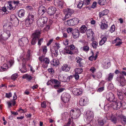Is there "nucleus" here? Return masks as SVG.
I'll list each match as a JSON object with an SVG mask.
<instances>
[{"label":"nucleus","instance_id":"nucleus-1","mask_svg":"<svg viewBox=\"0 0 126 126\" xmlns=\"http://www.w3.org/2000/svg\"><path fill=\"white\" fill-rule=\"evenodd\" d=\"M112 105L111 106L115 110H118L121 107H123L126 104L124 101H119L114 100L113 102Z\"/></svg>","mask_w":126,"mask_h":126},{"label":"nucleus","instance_id":"nucleus-2","mask_svg":"<svg viewBox=\"0 0 126 126\" xmlns=\"http://www.w3.org/2000/svg\"><path fill=\"white\" fill-rule=\"evenodd\" d=\"M41 33L39 30L35 31L32 35V39L31 42L32 45H34L36 43L37 41L40 37V34Z\"/></svg>","mask_w":126,"mask_h":126},{"label":"nucleus","instance_id":"nucleus-3","mask_svg":"<svg viewBox=\"0 0 126 126\" xmlns=\"http://www.w3.org/2000/svg\"><path fill=\"white\" fill-rule=\"evenodd\" d=\"M3 31L2 30H0V40H5L9 37L11 35L10 32L8 30H5L2 33Z\"/></svg>","mask_w":126,"mask_h":126},{"label":"nucleus","instance_id":"nucleus-4","mask_svg":"<svg viewBox=\"0 0 126 126\" xmlns=\"http://www.w3.org/2000/svg\"><path fill=\"white\" fill-rule=\"evenodd\" d=\"M34 18V15L32 13H29L25 21V24L27 27L31 26L33 21Z\"/></svg>","mask_w":126,"mask_h":126},{"label":"nucleus","instance_id":"nucleus-5","mask_svg":"<svg viewBox=\"0 0 126 126\" xmlns=\"http://www.w3.org/2000/svg\"><path fill=\"white\" fill-rule=\"evenodd\" d=\"M79 20L77 18H74L70 20L65 21L64 24L66 25L73 26L77 25L79 23Z\"/></svg>","mask_w":126,"mask_h":126},{"label":"nucleus","instance_id":"nucleus-6","mask_svg":"<svg viewBox=\"0 0 126 126\" xmlns=\"http://www.w3.org/2000/svg\"><path fill=\"white\" fill-rule=\"evenodd\" d=\"M47 21V18L46 17L40 18L37 21V25L40 28H42L46 24Z\"/></svg>","mask_w":126,"mask_h":126},{"label":"nucleus","instance_id":"nucleus-7","mask_svg":"<svg viewBox=\"0 0 126 126\" xmlns=\"http://www.w3.org/2000/svg\"><path fill=\"white\" fill-rule=\"evenodd\" d=\"M14 63L13 60H10L8 62L7 64H4L2 66L0 67V70L1 71H6L8 68V66L11 67Z\"/></svg>","mask_w":126,"mask_h":126},{"label":"nucleus","instance_id":"nucleus-8","mask_svg":"<svg viewBox=\"0 0 126 126\" xmlns=\"http://www.w3.org/2000/svg\"><path fill=\"white\" fill-rule=\"evenodd\" d=\"M106 117L107 119L110 120L112 122L115 124L116 123L117 119L115 116L113 115L111 112L108 113L106 114Z\"/></svg>","mask_w":126,"mask_h":126},{"label":"nucleus","instance_id":"nucleus-9","mask_svg":"<svg viewBox=\"0 0 126 126\" xmlns=\"http://www.w3.org/2000/svg\"><path fill=\"white\" fill-rule=\"evenodd\" d=\"M56 10V9L54 7H50L48 9L47 13L50 18L51 19L54 18V14Z\"/></svg>","mask_w":126,"mask_h":126},{"label":"nucleus","instance_id":"nucleus-10","mask_svg":"<svg viewBox=\"0 0 126 126\" xmlns=\"http://www.w3.org/2000/svg\"><path fill=\"white\" fill-rule=\"evenodd\" d=\"M70 97V95L66 93H63L61 96L62 100L65 103H67L69 101Z\"/></svg>","mask_w":126,"mask_h":126},{"label":"nucleus","instance_id":"nucleus-11","mask_svg":"<svg viewBox=\"0 0 126 126\" xmlns=\"http://www.w3.org/2000/svg\"><path fill=\"white\" fill-rule=\"evenodd\" d=\"M29 40L27 38L24 37L22 38L19 41V44L20 46H26L28 43Z\"/></svg>","mask_w":126,"mask_h":126},{"label":"nucleus","instance_id":"nucleus-12","mask_svg":"<svg viewBox=\"0 0 126 126\" xmlns=\"http://www.w3.org/2000/svg\"><path fill=\"white\" fill-rule=\"evenodd\" d=\"M100 26V28L103 30L107 29L108 27L107 22L104 19L102 20Z\"/></svg>","mask_w":126,"mask_h":126},{"label":"nucleus","instance_id":"nucleus-13","mask_svg":"<svg viewBox=\"0 0 126 126\" xmlns=\"http://www.w3.org/2000/svg\"><path fill=\"white\" fill-rule=\"evenodd\" d=\"M106 98L108 101L111 102H113L114 100L116 99L115 98L114 94L112 93H110L107 94L106 95Z\"/></svg>","mask_w":126,"mask_h":126},{"label":"nucleus","instance_id":"nucleus-14","mask_svg":"<svg viewBox=\"0 0 126 126\" xmlns=\"http://www.w3.org/2000/svg\"><path fill=\"white\" fill-rule=\"evenodd\" d=\"M88 102L87 98L84 96L82 97L80 99L79 102V104L81 106H84Z\"/></svg>","mask_w":126,"mask_h":126},{"label":"nucleus","instance_id":"nucleus-15","mask_svg":"<svg viewBox=\"0 0 126 126\" xmlns=\"http://www.w3.org/2000/svg\"><path fill=\"white\" fill-rule=\"evenodd\" d=\"M46 8L43 6H41L40 7L38 10V13L39 14L42 16L46 12Z\"/></svg>","mask_w":126,"mask_h":126},{"label":"nucleus","instance_id":"nucleus-16","mask_svg":"<svg viewBox=\"0 0 126 126\" xmlns=\"http://www.w3.org/2000/svg\"><path fill=\"white\" fill-rule=\"evenodd\" d=\"M79 112V110L74 109L71 110L70 112V114L71 115H73L75 117H77Z\"/></svg>","mask_w":126,"mask_h":126},{"label":"nucleus","instance_id":"nucleus-17","mask_svg":"<svg viewBox=\"0 0 126 126\" xmlns=\"http://www.w3.org/2000/svg\"><path fill=\"white\" fill-rule=\"evenodd\" d=\"M49 62V60L48 58H46L44 59L42 65L43 67L44 68H47Z\"/></svg>","mask_w":126,"mask_h":126},{"label":"nucleus","instance_id":"nucleus-18","mask_svg":"<svg viewBox=\"0 0 126 126\" xmlns=\"http://www.w3.org/2000/svg\"><path fill=\"white\" fill-rule=\"evenodd\" d=\"M79 35V32L78 29H75L73 30L72 33L73 38H76L78 37Z\"/></svg>","mask_w":126,"mask_h":126},{"label":"nucleus","instance_id":"nucleus-19","mask_svg":"<svg viewBox=\"0 0 126 126\" xmlns=\"http://www.w3.org/2000/svg\"><path fill=\"white\" fill-rule=\"evenodd\" d=\"M114 74L113 73H110L106 77L105 80L107 81H110L113 79Z\"/></svg>","mask_w":126,"mask_h":126},{"label":"nucleus","instance_id":"nucleus-20","mask_svg":"<svg viewBox=\"0 0 126 126\" xmlns=\"http://www.w3.org/2000/svg\"><path fill=\"white\" fill-rule=\"evenodd\" d=\"M61 68L63 71L65 72H68L69 71L70 67L68 64H63Z\"/></svg>","mask_w":126,"mask_h":126},{"label":"nucleus","instance_id":"nucleus-21","mask_svg":"<svg viewBox=\"0 0 126 126\" xmlns=\"http://www.w3.org/2000/svg\"><path fill=\"white\" fill-rule=\"evenodd\" d=\"M72 92L73 94L75 95H78L82 93V91L81 89L76 88L74 89Z\"/></svg>","mask_w":126,"mask_h":126},{"label":"nucleus","instance_id":"nucleus-22","mask_svg":"<svg viewBox=\"0 0 126 126\" xmlns=\"http://www.w3.org/2000/svg\"><path fill=\"white\" fill-rule=\"evenodd\" d=\"M103 66L104 68L107 69L108 68L110 65V62L108 60H105L103 62Z\"/></svg>","mask_w":126,"mask_h":126},{"label":"nucleus","instance_id":"nucleus-23","mask_svg":"<svg viewBox=\"0 0 126 126\" xmlns=\"http://www.w3.org/2000/svg\"><path fill=\"white\" fill-rule=\"evenodd\" d=\"M54 84H55L53 85V87L55 89H58L61 87L60 82L57 80H54Z\"/></svg>","mask_w":126,"mask_h":126},{"label":"nucleus","instance_id":"nucleus-24","mask_svg":"<svg viewBox=\"0 0 126 126\" xmlns=\"http://www.w3.org/2000/svg\"><path fill=\"white\" fill-rule=\"evenodd\" d=\"M87 28L86 26L85 25H83L79 28V32L82 33H84L87 30Z\"/></svg>","mask_w":126,"mask_h":126},{"label":"nucleus","instance_id":"nucleus-25","mask_svg":"<svg viewBox=\"0 0 126 126\" xmlns=\"http://www.w3.org/2000/svg\"><path fill=\"white\" fill-rule=\"evenodd\" d=\"M86 34L88 38L89 37H91L93 38V35L94 33L92 31V29H89L88 30H87L86 32Z\"/></svg>","mask_w":126,"mask_h":126},{"label":"nucleus","instance_id":"nucleus-26","mask_svg":"<svg viewBox=\"0 0 126 126\" xmlns=\"http://www.w3.org/2000/svg\"><path fill=\"white\" fill-rule=\"evenodd\" d=\"M63 52L64 54H69L70 55L74 54L73 52L67 48V47H66L63 50Z\"/></svg>","mask_w":126,"mask_h":126},{"label":"nucleus","instance_id":"nucleus-27","mask_svg":"<svg viewBox=\"0 0 126 126\" xmlns=\"http://www.w3.org/2000/svg\"><path fill=\"white\" fill-rule=\"evenodd\" d=\"M113 43H116L115 46H118L120 45L122 43L121 40L118 37H117L113 42Z\"/></svg>","mask_w":126,"mask_h":126},{"label":"nucleus","instance_id":"nucleus-28","mask_svg":"<svg viewBox=\"0 0 126 126\" xmlns=\"http://www.w3.org/2000/svg\"><path fill=\"white\" fill-rule=\"evenodd\" d=\"M109 12L108 10L106 9L99 13V17L100 18L102 17L103 16L107 15Z\"/></svg>","mask_w":126,"mask_h":126},{"label":"nucleus","instance_id":"nucleus-29","mask_svg":"<svg viewBox=\"0 0 126 126\" xmlns=\"http://www.w3.org/2000/svg\"><path fill=\"white\" fill-rule=\"evenodd\" d=\"M31 51L30 50H29L27 52V54L26 55V59L23 58V63L24 62V61H25V63L26 62V61H28L30 60V53Z\"/></svg>","mask_w":126,"mask_h":126},{"label":"nucleus","instance_id":"nucleus-30","mask_svg":"<svg viewBox=\"0 0 126 126\" xmlns=\"http://www.w3.org/2000/svg\"><path fill=\"white\" fill-rule=\"evenodd\" d=\"M11 1L8 2V6L7 7V8L10 10H14L16 9V6H13V5L11 4Z\"/></svg>","mask_w":126,"mask_h":126},{"label":"nucleus","instance_id":"nucleus-31","mask_svg":"<svg viewBox=\"0 0 126 126\" xmlns=\"http://www.w3.org/2000/svg\"><path fill=\"white\" fill-rule=\"evenodd\" d=\"M51 63L53 66H57L59 64V60L56 59H53L51 61Z\"/></svg>","mask_w":126,"mask_h":126},{"label":"nucleus","instance_id":"nucleus-32","mask_svg":"<svg viewBox=\"0 0 126 126\" xmlns=\"http://www.w3.org/2000/svg\"><path fill=\"white\" fill-rule=\"evenodd\" d=\"M22 78L26 79L29 81L31 80L33 78V77L28 74H26L23 75Z\"/></svg>","mask_w":126,"mask_h":126},{"label":"nucleus","instance_id":"nucleus-33","mask_svg":"<svg viewBox=\"0 0 126 126\" xmlns=\"http://www.w3.org/2000/svg\"><path fill=\"white\" fill-rule=\"evenodd\" d=\"M25 14V11L23 9L20 10L18 13V16L20 17L23 16Z\"/></svg>","mask_w":126,"mask_h":126},{"label":"nucleus","instance_id":"nucleus-34","mask_svg":"<svg viewBox=\"0 0 126 126\" xmlns=\"http://www.w3.org/2000/svg\"><path fill=\"white\" fill-rule=\"evenodd\" d=\"M15 18L14 20L12 22H11V23L13 24V25L14 26H16L18 24V21L17 18L15 16H13Z\"/></svg>","mask_w":126,"mask_h":126},{"label":"nucleus","instance_id":"nucleus-35","mask_svg":"<svg viewBox=\"0 0 126 126\" xmlns=\"http://www.w3.org/2000/svg\"><path fill=\"white\" fill-rule=\"evenodd\" d=\"M107 39V38L106 37H103L99 42V45L101 46L106 41Z\"/></svg>","mask_w":126,"mask_h":126},{"label":"nucleus","instance_id":"nucleus-36","mask_svg":"<svg viewBox=\"0 0 126 126\" xmlns=\"http://www.w3.org/2000/svg\"><path fill=\"white\" fill-rule=\"evenodd\" d=\"M105 123V122L103 119H100L98 121V124L99 126H102Z\"/></svg>","mask_w":126,"mask_h":126},{"label":"nucleus","instance_id":"nucleus-37","mask_svg":"<svg viewBox=\"0 0 126 126\" xmlns=\"http://www.w3.org/2000/svg\"><path fill=\"white\" fill-rule=\"evenodd\" d=\"M121 121L123 124L125 125L126 124V117L125 116H121L120 117Z\"/></svg>","mask_w":126,"mask_h":126},{"label":"nucleus","instance_id":"nucleus-38","mask_svg":"<svg viewBox=\"0 0 126 126\" xmlns=\"http://www.w3.org/2000/svg\"><path fill=\"white\" fill-rule=\"evenodd\" d=\"M106 0H98V3L100 5H103L106 3Z\"/></svg>","mask_w":126,"mask_h":126},{"label":"nucleus","instance_id":"nucleus-39","mask_svg":"<svg viewBox=\"0 0 126 126\" xmlns=\"http://www.w3.org/2000/svg\"><path fill=\"white\" fill-rule=\"evenodd\" d=\"M55 13V15H54V18L56 19L59 16V15L60 13V11L59 10H56Z\"/></svg>","mask_w":126,"mask_h":126},{"label":"nucleus","instance_id":"nucleus-40","mask_svg":"<svg viewBox=\"0 0 126 126\" xmlns=\"http://www.w3.org/2000/svg\"><path fill=\"white\" fill-rule=\"evenodd\" d=\"M81 49L84 51L87 52L89 50V47L87 46H84L83 47L81 48Z\"/></svg>","mask_w":126,"mask_h":126},{"label":"nucleus","instance_id":"nucleus-41","mask_svg":"<svg viewBox=\"0 0 126 126\" xmlns=\"http://www.w3.org/2000/svg\"><path fill=\"white\" fill-rule=\"evenodd\" d=\"M83 71V69L82 68H76L75 70V73L78 74H81Z\"/></svg>","mask_w":126,"mask_h":126},{"label":"nucleus","instance_id":"nucleus-42","mask_svg":"<svg viewBox=\"0 0 126 126\" xmlns=\"http://www.w3.org/2000/svg\"><path fill=\"white\" fill-rule=\"evenodd\" d=\"M110 105V104H108L104 106V108L105 111H107L109 110L111 107Z\"/></svg>","mask_w":126,"mask_h":126},{"label":"nucleus","instance_id":"nucleus-43","mask_svg":"<svg viewBox=\"0 0 126 126\" xmlns=\"http://www.w3.org/2000/svg\"><path fill=\"white\" fill-rule=\"evenodd\" d=\"M92 53H93V55L89 57V59L91 61H92L93 60H95L97 58V55H96L94 56H93V52H92Z\"/></svg>","mask_w":126,"mask_h":126},{"label":"nucleus","instance_id":"nucleus-44","mask_svg":"<svg viewBox=\"0 0 126 126\" xmlns=\"http://www.w3.org/2000/svg\"><path fill=\"white\" fill-rule=\"evenodd\" d=\"M117 95H118V97L119 99L121 100V101H122V100L123 99L124 97L122 95V93L119 92H118L117 93ZM122 101H123L122 100Z\"/></svg>","mask_w":126,"mask_h":126},{"label":"nucleus","instance_id":"nucleus-45","mask_svg":"<svg viewBox=\"0 0 126 126\" xmlns=\"http://www.w3.org/2000/svg\"><path fill=\"white\" fill-rule=\"evenodd\" d=\"M124 78L123 75L121 73L119 76L117 77L116 80L119 82L121 81L122 78Z\"/></svg>","mask_w":126,"mask_h":126},{"label":"nucleus","instance_id":"nucleus-46","mask_svg":"<svg viewBox=\"0 0 126 126\" xmlns=\"http://www.w3.org/2000/svg\"><path fill=\"white\" fill-rule=\"evenodd\" d=\"M84 4V2L83 1L80 0L78 3L77 7L79 8H80Z\"/></svg>","mask_w":126,"mask_h":126},{"label":"nucleus","instance_id":"nucleus-47","mask_svg":"<svg viewBox=\"0 0 126 126\" xmlns=\"http://www.w3.org/2000/svg\"><path fill=\"white\" fill-rule=\"evenodd\" d=\"M114 88V86L113 84L111 83H110L108 87V89L109 90H112Z\"/></svg>","mask_w":126,"mask_h":126},{"label":"nucleus","instance_id":"nucleus-48","mask_svg":"<svg viewBox=\"0 0 126 126\" xmlns=\"http://www.w3.org/2000/svg\"><path fill=\"white\" fill-rule=\"evenodd\" d=\"M92 47L94 48H96L97 47L98 43L96 41H94L92 43Z\"/></svg>","mask_w":126,"mask_h":126},{"label":"nucleus","instance_id":"nucleus-49","mask_svg":"<svg viewBox=\"0 0 126 126\" xmlns=\"http://www.w3.org/2000/svg\"><path fill=\"white\" fill-rule=\"evenodd\" d=\"M74 11L72 9H68L67 11V13L68 14L70 15L71 16L74 13Z\"/></svg>","mask_w":126,"mask_h":126},{"label":"nucleus","instance_id":"nucleus-50","mask_svg":"<svg viewBox=\"0 0 126 126\" xmlns=\"http://www.w3.org/2000/svg\"><path fill=\"white\" fill-rule=\"evenodd\" d=\"M60 47V44L58 43H56L55 44L54 46L53 47L54 49L58 50L59 49Z\"/></svg>","mask_w":126,"mask_h":126},{"label":"nucleus","instance_id":"nucleus-51","mask_svg":"<svg viewBox=\"0 0 126 126\" xmlns=\"http://www.w3.org/2000/svg\"><path fill=\"white\" fill-rule=\"evenodd\" d=\"M55 79H51L50 80H49L47 83V85H49L51 84L52 83L54 84V80H55Z\"/></svg>","mask_w":126,"mask_h":126},{"label":"nucleus","instance_id":"nucleus-52","mask_svg":"<svg viewBox=\"0 0 126 126\" xmlns=\"http://www.w3.org/2000/svg\"><path fill=\"white\" fill-rule=\"evenodd\" d=\"M17 111L21 113H25L27 112V110L26 109H23L21 108H20L17 110Z\"/></svg>","mask_w":126,"mask_h":126},{"label":"nucleus","instance_id":"nucleus-53","mask_svg":"<svg viewBox=\"0 0 126 126\" xmlns=\"http://www.w3.org/2000/svg\"><path fill=\"white\" fill-rule=\"evenodd\" d=\"M85 63V60L83 59L81 61L78 63V65L80 67H82Z\"/></svg>","mask_w":126,"mask_h":126},{"label":"nucleus","instance_id":"nucleus-54","mask_svg":"<svg viewBox=\"0 0 126 126\" xmlns=\"http://www.w3.org/2000/svg\"><path fill=\"white\" fill-rule=\"evenodd\" d=\"M17 74L15 73L13 74L11 77V78L12 80H15L17 77Z\"/></svg>","mask_w":126,"mask_h":126},{"label":"nucleus","instance_id":"nucleus-55","mask_svg":"<svg viewBox=\"0 0 126 126\" xmlns=\"http://www.w3.org/2000/svg\"><path fill=\"white\" fill-rule=\"evenodd\" d=\"M120 84L122 86H123L125 85V81L124 78H122V80L120 82Z\"/></svg>","mask_w":126,"mask_h":126},{"label":"nucleus","instance_id":"nucleus-56","mask_svg":"<svg viewBox=\"0 0 126 126\" xmlns=\"http://www.w3.org/2000/svg\"><path fill=\"white\" fill-rule=\"evenodd\" d=\"M52 21L51 20V23L49 25H47L46 27L44 29V30L46 31H47L49 29L50 27V25L51 24Z\"/></svg>","mask_w":126,"mask_h":126},{"label":"nucleus","instance_id":"nucleus-57","mask_svg":"<svg viewBox=\"0 0 126 126\" xmlns=\"http://www.w3.org/2000/svg\"><path fill=\"white\" fill-rule=\"evenodd\" d=\"M74 30L72 28H68L67 29V31L68 33H71L72 32H73V30Z\"/></svg>","mask_w":126,"mask_h":126},{"label":"nucleus","instance_id":"nucleus-58","mask_svg":"<svg viewBox=\"0 0 126 126\" xmlns=\"http://www.w3.org/2000/svg\"><path fill=\"white\" fill-rule=\"evenodd\" d=\"M115 27L114 25H112L110 30V32L112 33L115 30Z\"/></svg>","mask_w":126,"mask_h":126},{"label":"nucleus","instance_id":"nucleus-59","mask_svg":"<svg viewBox=\"0 0 126 126\" xmlns=\"http://www.w3.org/2000/svg\"><path fill=\"white\" fill-rule=\"evenodd\" d=\"M96 76L97 78L98 79L101 78L102 77L101 73L100 72H98L96 74Z\"/></svg>","mask_w":126,"mask_h":126},{"label":"nucleus","instance_id":"nucleus-60","mask_svg":"<svg viewBox=\"0 0 126 126\" xmlns=\"http://www.w3.org/2000/svg\"><path fill=\"white\" fill-rule=\"evenodd\" d=\"M43 53L45 54H46L47 52V47L46 46L43 47Z\"/></svg>","mask_w":126,"mask_h":126},{"label":"nucleus","instance_id":"nucleus-61","mask_svg":"<svg viewBox=\"0 0 126 126\" xmlns=\"http://www.w3.org/2000/svg\"><path fill=\"white\" fill-rule=\"evenodd\" d=\"M41 107L43 108H45L47 106L46 102L45 101L42 102L41 103Z\"/></svg>","mask_w":126,"mask_h":126},{"label":"nucleus","instance_id":"nucleus-62","mask_svg":"<svg viewBox=\"0 0 126 126\" xmlns=\"http://www.w3.org/2000/svg\"><path fill=\"white\" fill-rule=\"evenodd\" d=\"M49 72L51 74H52L54 73V71L52 68H50L48 69Z\"/></svg>","mask_w":126,"mask_h":126},{"label":"nucleus","instance_id":"nucleus-63","mask_svg":"<svg viewBox=\"0 0 126 126\" xmlns=\"http://www.w3.org/2000/svg\"><path fill=\"white\" fill-rule=\"evenodd\" d=\"M64 4L63 2L62 1H59V6L60 8H62L63 7V6Z\"/></svg>","mask_w":126,"mask_h":126},{"label":"nucleus","instance_id":"nucleus-64","mask_svg":"<svg viewBox=\"0 0 126 126\" xmlns=\"http://www.w3.org/2000/svg\"><path fill=\"white\" fill-rule=\"evenodd\" d=\"M76 59L77 60L76 62L78 63L83 60L81 58H80L79 57H77L76 58Z\"/></svg>","mask_w":126,"mask_h":126}]
</instances>
